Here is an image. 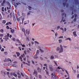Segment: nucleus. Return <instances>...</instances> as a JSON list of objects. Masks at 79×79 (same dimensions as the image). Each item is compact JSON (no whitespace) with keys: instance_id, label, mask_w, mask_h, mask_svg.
<instances>
[{"instance_id":"nucleus-1","label":"nucleus","mask_w":79,"mask_h":79,"mask_svg":"<svg viewBox=\"0 0 79 79\" xmlns=\"http://www.w3.org/2000/svg\"><path fill=\"white\" fill-rule=\"evenodd\" d=\"M17 16L16 17L17 19V21L18 22H19L20 21V16L19 15V12L18 11L17 12Z\"/></svg>"},{"instance_id":"nucleus-2","label":"nucleus","mask_w":79,"mask_h":79,"mask_svg":"<svg viewBox=\"0 0 79 79\" xmlns=\"http://www.w3.org/2000/svg\"><path fill=\"white\" fill-rule=\"evenodd\" d=\"M60 49L59 51V53H63V48L61 45H60Z\"/></svg>"},{"instance_id":"nucleus-3","label":"nucleus","mask_w":79,"mask_h":79,"mask_svg":"<svg viewBox=\"0 0 79 79\" xmlns=\"http://www.w3.org/2000/svg\"><path fill=\"white\" fill-rule=\"evenodd\" d=\"M51 75H52V79H56V77H55V75L54 74L52 73Z\"/></svg>"},{"instance_id":"nucleus-4","label":"nucleus","mask_w":79,"mask_h":79,"mask_svg":"<svg viewBox=\"0 0 79 79\" xmlns=\"http://www.w3.org/2000/svg\"><path fill=\"white\" fill-rule=\"evenodd\" d=\"M9 35H10V34H7V35L5 36V40L6 41H7V40H8V37H9Z\"/></svg>"},{"instance_id":"nucleus-5","label":"nucleus","mask_w":79,"mask_h":79,"mask_svg":"<svg viewBox=\"0 0 79 79\" xmlns=\"http://www.w3.org/2000/svg\"><path fill=\"white\" fill-rule=\"evenodd\" d=\"M49 67L50 71H52L53 70V66H52V65H49Z\"/></svg>"},{"instance_id":"nucleus-6","label":"nucleus","mask_w":79,"mask_h":79,"mask_svg":"<svg viewBox=\"0 0 79 79\" xmlns=\"http://www.w3.org/2000/svg\"><path fill=\"white\" fill-rule=\"evenodd\" d=\"M30 32V31H29V30H26V34H28V35H29V34Z\"/></svg>"},{"instance_id":"nucleus-7","label":"nucleus","mask_w":79,"mask_h":79,"mask_svg":"<svg viewBox=\"0 0 79 79\" xmlns=\"http://www.w3.org/2000/svg\"><path fill=\"white\" fill-rule=\"evenodd\" d=\"M37 70L39 73H41V72L42 71V69L39 68H38Z\"/></svg>"},{"instance_id":"nucleus-8","label":"nucleus","mask_w":79,"mask_h":79,"mask_svg":"<svg viewBox=\"0 0 79 79\" xmlns=\"http://www.w3.org/2000/svg\"><path fill=\"white\" fill-rule=\"evenodd\" d=\"M73 35L74 36V37H76L77 36V34H76V32L74 31L73 33Z\"/></svg>"},{"instance_id":"nucleus-9","label":"nucleus","mask_w":79,"mask_h":79,"mask_svg":"<svg viewBox=\"0 0 79 79\" xmlns=\"http://www.w3.org/2000/svg\"><path fill=\"white\" fill-rule=\"evenodd\" d=\"M33 74H34V75H35V76H36V75H37V72L34 71Z\"/></svg>"},{"instance_id":"nucleus-10","label":"nucleus","mask_w":79,"mask_h":79,"mask_svg":"<svg viewBox=\"0 0 79 79\" xmlns=\"http://www.w3.org/2000/svg\"><path fill=\"white\" fill-rule=\"evenodd\" d=\"M14 21H16V18H15V14L13 15Z\"/></svg>"},{"instance_id":"nucleus-11","label":"nucleus","mask_w":79,"mask_h":79,"mask_svg":"<svg viewBox=\"0 0 79 79\" xmlns=\"http://www.w3.org/2000/svg\"><path fill=\"white\" fill-rule=\"evenodd\" d=\"M58 41L59 43V44H61V43H62V42H63L62 40H59Z\"/></svg>"},{"instance_id":"nucleus-12","label":"nucleus","mask_w":79,"mask_h":79,"mask_svg":"<svg viewBox=\"0 0 79 79\" xmlns=\"http://www.w3.org/2000/svg\"><path fill=\"white\" fill-rule=\"evenodd\" d=\"M16 54L17 55V56H18H18H19L20 55V54L19 53V52H16Z\"/></svg>"},{"instance_id":"nucleus-13","label":"nucleus","mask_w":79,"mask_h":79,"mask_svg":"<svg viewBox=\"0 0 79 79\" xmlns=\"http://www.w3.org/2000/svg\"><path fill=\"white\" fill-rule=\"evenodd\" d=\"M22 30L25 33V35H26V33H25V30L24 29V28H22Z\"/></svg>"},{"instance_id":"nucleus-14","label":"nucleus","mask_w":79,"mask_h":79,"mask_svg":"<svg viewBox=\"0 0 79 79\" xmlns=\"http://www.w3.org/2000/svg\"><path fill=\"white\" fill-rule=\"evenodd\" d=\"M17 74L18 75V77L19 78H20V75L19 74V72H17Z\"/></svg>"},{"instance_id":"nucleus-15","label":"nucleus","mask_w":79,"mask_h":79,"mask_svg":"<svg viewBox=\"0 0 79 79\" xmlns=\"http://www.w3.org/2000/svg\"><path fill=\"white\" fill-rule=\"evenodd\" d=\"M26 40L27 41H29L30 40L29 38V37H27Z\"/></svg>"},{"instance_id":"nucleus-16","label":"nucleus","mask_w":79,"mask_h":79,"mask_svg":"<svg viewBox=\"0 0 79 79\" xmlns=\"http://www.w3.org/2000/svg\"><path fill=\"white\" fill-rule=\"evenodd\" d=\"M6 3H7V4H8V5L9 6H10V7H11V6L10 5V3L9 2H7Z\"/></svg>"},{"instance_id":"nucleus-17","label":"nucleus","mask_w":79,"mask_h":79,"mask_svg":"<svg viewBox=\"0 0 79 79\" xmlns=\"http://www.w3.org/2000/svg\"><path fill=\"white\" fill-rule=\"evenodd\" d=\"M50 58H51V60H53V59H54V56H51Z\"/></svg>"},{"instance_id":"nucleus-18","label":"nucleus","mask_w":79,"mask_h":79,"mask_svg":"<svg viewBox=\"0 0 79 79\" xmlns=\"http://www.w3.org/2000/svg\"><path fill=\"white\" fill-rule=\"evenodd\" d=\"M33 58H35V59H37V58H39V57L38 56H34Z\"/></svg>"},{"instance_id":"nucleus-19","label":"nucleus","mask_w":79,"mask_h":79,"mask_svg":"<svg viewBox=\"0 0 79 79\" xmlns=\"http://www.w3.org/2000/svg\"><path fill=\"white\" fill-rule=\"evenodd\" d=\"M13 76H15V77H17V74H15V73H13Z\"/></svg>"},{"instance_id":"nucleus-20","label":"nucleus","mask_w":79,"mask_h":79,"mask_svg":"<svg viewBox=\"0 0 79 79\" xmlns=\"http://www.w3.org/2000/svg\"><path fill=\"white\" fill-rule=\"evenodd\" d=\"M10 31L11 32V33H14V32H15V31L14 30H11V31Z\"/></svg>"},{"instance_id":"nucleus-21","label":"nucleus","mask_w":79,"mask_h":79,"mask_svg":"<svg viewBox=\"0 0 79 79\" xmlns=\"http://www.w3.org/2000/svg\"><path fill=\"white\" fill-rule=\"evenodd\" d=\"M60 49V47H58L57 48V51H59Z\"/></svg>"},{"instance_id":"nucleus-22","label":"nucleus","mask_w":79,"mask_h":79,"mask_svg":"<svg viewBox=\"0 0 79 79\" xmlns=\"http://www.w3.org/2000/svg\"><path fill=\"white\" fill-rule=\"evenodd\" d=\"M17 42H18L19 44H20V42H19V39H17L16 40Z\"/></svg>"},{"instance_id":"nucleus-23","label":"nucleus","mask_w":79,"mask_h":79,"mask_svg":"<svg viewBox=\"0 0 79 79\" xmlns=\"http://www.w3.org/2000/svg\"><path fill=\"white\" fill-rule=\"evenodd\" d=\"M12 67H17V66H16V65H15V64H13L12 65Z\"/></svg>"},{"instance_id":"nucleus-24","label":"nucleus","mask_w":79,"mask_h":79,"mask_svg":"<svg viewBox=\"0 0 79 79\" xmlns=\"http://www.w3.org/2000/svg\"><path fill=\"white\" fill-rule=\"evenodd\" d=\"M7 61H10V62H11V60L10 59V58H8L7 59Z\"/></svg>"},{"instance_id":"nucleus-25","label":"nucleus","mask_w":79,"mask_h":79,"mask_svg":"<svg viewBox=\"0 0 79 79\" xmlns=\"http://www.w3.org/2000/svg\"><path fill=\"white\" fill-rule=\"evenodd\" d=\"M39 52H40V51L37 50L36 52V54H39Z\"/></svg>"},{"instance_id":"nucleus-26","label":"nucleus","mask_w":79,"mask_h":79,"mask_svg":"<svg viewBox=\"0 0 79 79\" xmlns=\"http://www.w3.org/2000/svg\"><path fill=\"white\" fill-rule=\"evenodd\" d=\"M60 26H59L57 27V30H58L59 29H60Z\"/></svg>"},{"instance_id":"nucleus-27","label":"nucleus","mask_w":79,"mask_h":79,"mask_svg":"<svg viewBox=\"0 0 79 79\" xmlns=\"http://www.w3.org/2000/svg\"><path fill=\"white\" fill-rule=\"evenodd\" d=\"M67 40H69V41H71V38H69L67 39Z\"/></svg>"},{"instance_id":"nucleus-28","label":"nucleus","mask_w":79,"mask_h":79,"mask_svg":"<svg viewBox=\"0 0 79 79\" xmlns=\"http://www.w3.org/2000/svg\"><path fill=\"white\" fill-rule=\"evenodd\" d=\"M40 51H41V53H44V51H43V50L41 49H40Z\"/></svg>"},{"instance_id":"nucleus-29","label":"nucleus","mask_w":79,"mask_h":79,"mask_svg":"<svg viewBox=\"0 0 79 79\" xmlns=\"http://www.w3.org/2000/svg\"><path fill=\"white\" fill-rule=\"evenodd\" d=\"M0 31L1 32H2V33H3V30L1 29L0 30Z\"/></svg>"},{"instance_id":"nucleus-30","label":"nucleus","mask_w":79,"mask_h":79,"mask_svg":"<svg viewBox=\"0 0 79 79\" xmlns=\"http://www.w3.org/2000/svg\"><path fill=\"white\" fill-rule=\"evenodd\" d=\"M54 62L55 64H56V66H58V64H57V63H56V62H55V61H54Z\"/></svg>"},{"instance_id":"nucleus-31","label":"nucleus","mask_w":79,"mask_h":79,"mask_svg":"<svg viewBox=\"0 0 79 79\" xmlns=\"http://www.w3.org/2000/svg\"><path fill=\"white\" fill-rule=\"evenodd\" d=\"M63 36H61L59 37V39H63Z\"/></svg>"},{"instance_id":"nucleus-32","label":"nucleus","mask_w":79,"mask_h":79,"mask_svg":"<svg viewBox=\"0 0 79 79\" xmlns=\"http://www.w3.org/2000/svg\"><path fill=\"white\" fill-rule=\"evenodd\" d=\"M35 44H39V43L37 42V41H35Z\"/></svg>"},{"instance_id":"nucleus-33","label":"nucleus","mask_w":79,"mask_h":79,"mask_svg":"<svg viewBox=\"0 0 79 79\" xmlns=\"http://www.w3.org/2000/svg\"><path fill=\"white\" fill-rule=\"evenodd\" d=\"M44 66H46V69H47V64H44Z\"/></svg>"},{"instance_id":"nucleus-34","label":"nucleus","mask_w":79,"mask_h":79,"mask_svg":"<svg viewBox=\"0 0 79 79\" xmlns=\"http://www.w3.org/2000/svg\"><path fill=\"white\" fill-rule=\"evenodd\" d=\"M6 23V21H5V20H4L3 21V22H2V23L3 24H5Z\"/></svg>"},{"instance_id":"nucleus-35","label":"nucleus","mask_w":79,"mask_h":79,"mask_svg":"<svg viewBox=\"0 0 79 79\" xmlns=\"http://www.w3.org/2000/svg\"><path fill=\"white\" fill-rule=\"evenodd\" d=\"M21 76H23V77H24V74H23V73H21Z\"/></svg>"},{"instance_id":"nucleus-36","label":"nucleus","mask_w":79,"mask_h":79,"mask_svg":"<svg viewBox=\"0 0 79 79\" xmlns=\"http://www.w3.org/2000/svg\"><path fill=\"white\" fill-rule=\"evenodd\" d=\"M15 45H16V46H19L20 45V44H15Z\"/></svg>"},{"instance_id":"nucleus-37","label":"nucleus","mask_w":79,"mask_h":79,"mask_svg":"<svg viewBox=\"0 0 79 79\" xmlns=\"http://www.w3.org/2000/svg\"><path fill=\"white\" fill-rule=\"evenodd\" d=\"M12 40H13L14 41H15V40H16V39H15V38H13L12 39Z\"/></svg>"},{"instance_id":"nucleus-38","label":"nucleus","mask_w":79,"mask_h":79,"mask_svg":"<svg viewBox=\"0 0 79 79\" xmlns=\"http://www.w3.org/2000/svg\"><path fill=\"white\" fill-rule=\"evenodd\" d=\"M58 69H62V68H61V67H60L59 66L57 68Z\"/></svg>"},{"instance_id":"nucleus-39","label":"nucleus","mask_w":79,"mask_h":79,"mask_svg":"<svg viewBox=\"0 0 79 79\" xmlns=\"http://www.w3.org/2000/svg\"><path fill=\"white\" fill-rule=\"evenodd\" d=\"M6 29H10V28L9 27H8V26H7L6 27Z\"/></svg>"},{"instance_id":"nucleus-40","label":"nucleus","mask_w":79,"mask_h":79,"mask_svg":"<svg viewBox=\"0 0 79 79\" xmlns=\"http://www.w3.org/2000/svg\"><path fill=\"white\" fill-rule=\"evenodd\" d=\"M4 76L5 77V75H6V73L5 72H3Z\"/></svg>"},{"instance_id":"nucleus-41","label":"nucleus","mask_w":79,"mask_h":79,"mask_svg":"<svg viewBox=\"0 0 79 79\" xmlns=\"http://www.w3.org/2000/svg\"><path fill=\"white\" fill-rule=\"evenodd\" d=\"M4 53L5 54V55H7V54H8V53L7 52H4Z\"/></svg>"},{"instance_id":"nucleus-42","label":"nucleus","mask_w":79,"mask_h":79,"mask_svg":"<svg viewBox=\"0 0 79 79\" xmlns=\"http://www.w3.org/2000/svg\"><path fill=\"white\" fill-rule=\"evenodd\" d=\"M6 74H7V75H9V74H10V72H7Z\"/></svg>"},{"instance_id":"nucleus-43","label":"nucleus","mask_w":79,"mask_h":79,"mask_svg":"<svg viewBox=\"0 0 79 79\" xmlns=\"http://www.w3.org/2000/svg\"><path fill=\"white\" fill-rule=\"evenodd\" d=\"M55 35V36H57V35H58V33H56Z\"/></svg>"},{"instance_id":"nucleus-44","label":"nucleus","mask_w":79,"mask_h":79,"mask_svg":"<svg viewBox=\"0 0 79 79\" xmlns=\"http://www.w3.org/2000/svg\"><path fill=\"white\" fill-rule=\"evenodd\" d=\"M0 35L1 37H3V34H1Z\"/></svg>"},{"instance_id":"nucleus-45","label":"nucleus","mask_w":79,"mask_h":79,"mask_svg":"<svg viewBox=\"0 0 79 79\" xmlns=\"http://www.w3.org/2000/svg\"><path fill=\"white\" fill-rule=\"evenodd\" d=\"M60 29L61 30V31H63V28L62 27L60 28Z\"/></svg>"},{"instance_id":"nucleus-46","label":"nucleus","mask_w":79,"mask_h":79,"mask_svg":"<svg viewBox=\"0 0 79 79\" xmlns=\"http://www.w3.org/2000/svg\"><path fill=\"white\" fill-rule=\"evenodd\" d=\"M39 78H40V79H41V78H42V76H41V75H40L39 76Z\"/></svg>"},{"instance_id":"nucleus-47","label":"nucleus","mask_w":79,"mask_h":79,"mask_svg":"<svg viewBox=\"0 0 79 79\" xmlns=\"http://www.w3.org/2000/svg\"><path fill=\"white\" fill-rule=\"evenodd\" d=\"M3 51H4V48H2L1 50V51L3 52Z\"/></svg>"},{"instance_id":"nucleus-48","label":"nucleus","mask_w":79,"mask_h":79,"mask_svg":"<svg viewBox=\"0 0 79 79\" xmlns=\"http://www.w3.org/2000/svg\"><path fill=\"white\" fill-rule=\"evenodd\" d=\"M63 47H64V48H66L67 46L64 45Z\"/></svg>"},{"instance_id":"nucleus-49","label":"nucleus","mask_w":79,"mask_h":79,"mask_svg":"<svg viewBox=\"0 0 79 79\" xmlns=\"http://www.w3.org/2000/svg\"><path fill=\"white\" fill-rule=\"evenodd\" d=\"M27 53H30V51L29 50H28L27 51Z\"/></svg>"},{"instance_id":"nucleus-50","label":"nucleus","mask_w":79,"mask_h":79,"mask_svg":"<svg viewBox=\"0 0 79 79\" xmlns=\"http://www.w3.org/2000/svg\"><path fill=\"white\" fill-rule=\"evenodd\" d=\"M65 19H62V21L63 22H64V21H65Z\"/></svg>"},{"instance_id":"nucleus-51","label":"nucleus","mask_w":79,"mask_h":79,"mask_svg":"<svg viewBox=\"0 0 79 79\" xmlns=\"http://www.w3.org/2000/svg\"><path fill=\"white\" fill-rule=\"evenodd\" d=\"M21 56H22V57H23V56H24V54H23V55H22Z\"/></svg>"},{"instance_id":"nucleus-52","label":"nucleus","mask_w":79,"mask_h":79,"mask_svg":"<svg viewBox=\"0 0 79 79\" xmlns=\"http://www.w3.org/2000/svg\"><path fill=\"white\" fill-rule=\"evenodd\" d=\"M16 4L17 5H19V4H20V3H16Z\"/></svg>"},{"instance_id":"nucleus-53","label":"nucleus","mask_w":79,"mask_h":79,"mask_svg":"<svg viewBox=\"0 0 79 79\" xmlns=\"http://www.w3.org/2000/svg\"><path fill=\"white\" fill-rule=\"evenodd\" d=\"M9 25V23H7L6 24V26H7V25Z\"/></svg>"},{"instance_id":"nucleus-54","label":"nucleus","mask_w":79,"mask_h":79,"mask_svg":"<svg viewBox=\"0 0 79 79\" xmlns=\"http://www.w3.org/2000/svg\"><path fill=\"white\" fill-rule=\"evenodd\" d=\"M10 75L11 76H12V75H13V73H12V72L10 73Z\"/></svg>"},{"instance_id":"nucleus-55","label":"nucleus","mask_w":79,"mask_h":79,"mask_svg":"<svg viewBox=\"0 0 79 79\" xmlns=\"http://www.w3.org/2000/svg\"><path fill=\"white\" fill-rule=\"evenodd\" d=\"M73 71H74V73H76V71L75 70H73Z\"/></svg>"},{"instance_id":"nucleus-56","label":"nucleus","mask_w":79,"mask_h":79,"mask_svg":"<svg viewBox=\"0 0 79 79\" xmlns=\"http://www.w3.org/2000/svg\"><path fill=\"white\" fill-rule=\"evenodd\" d=\"M63 15L65 17H66V14H65L64 13V14H63Z\"/></svg>"},{"instance_id":"nucleus-57","label":"nucleus","mask_w":79,"mask_h":79,"mask_svg":"<svg viewBox=\"0 0 79 79\" xmlns=\"http://www.w3.org/2000/svg\"><path fill=\"white\" fill-rule=\"evenodd\" d=\"M64 31H66V28H64Z\"/></svg>"},{"instance_id":"nucleus-58","label":"nucleus","mask_w":79,"mask_h":79,"mask_svg":"<svg viewBox=\"0 0 79 79\" xmlns=\"http://www.w3.org/2000/svg\"><path fill=\"white\" fill-rule=\"evenodd\" d=\"M69 76V77H68V78H66V79H69V75H68Z\"/></svg>"},{"instance_id":"nucleus-59","label":"nucleus","mask_w":79,"mask_h":79,"mask_svg":"<svg viewBox=\"0 0 79 79\" xmlns=\"http://www.w3.org/2000/svg\"><path fill=\"white\" fill-rule=\"evenodd\" d=\"M9 24H12V23L10 22H8Z\"/></svg>"},{"instance_id":"nucleus-60","label":"nucleus","mask_w":79,"mask_h":79,"mask_svg":"<svg viewBox=\"0 0 79 79\" xmlns=\"http://www.w3.org/2000/svg\"><path fill=\"white\" fill-rule=\"evenodd\" d=\"M47 74H48V72L46 71Z\"/></svg>"},{"instance_id":"nucleus-61","label":"nucleus","mask_w":79,"mask_h":79,"mask_svg":"<svg viewBox=\"0 0 79 79\" xmlns=\"http://www.w3.org/2000/svg\"><path fill=\"white\" fill-rule=\"evenodd\" d=\"M32 62L33 64H34V61H33V60H32Z\"/></svg>"},{"instance_id":"nucleus-62","label":"nucleus","mask_w":79,"mask_h":79,"mask_svg":"<svg viewBox=\"0 0 79 79\" xmlns=\"http://www.w3.org/2000/svg\"><path fill=\"white\" fill-rule=\"evenodd\" d=\"M40 59L41 60H43V58H42V57H40Z\"/></svg>"},{"instance_id":"nucleus-63","label":"nucleus","mask_w":79,"mask_h":79,"mask_svg":"<svg viewBox=\"0 0 79 79\" xmlns=\"http://www.w3.org/2000/svg\"><path fill=\"white\" fill-rule=\"evenodd\" d=\"M3 40L2 39L1 40V42H3Z\"/></svg>"},{"instance_id":"nucleus-64","label":"nucleus","mask_w":79,"mask_h":79,"mask_svg":"<svg viewBox=\"0 0 79 79\" xmlns=\"http://www.w3.org/2000/svg\"><path fill=\"white\" fill-rule=\"evenodd\" d=\"M24 53H25V54H26V51H25L24 52Z\"/></svg>"}]
</instances>
